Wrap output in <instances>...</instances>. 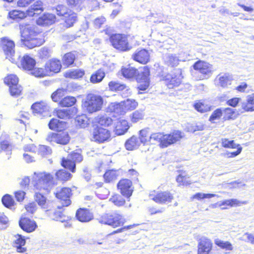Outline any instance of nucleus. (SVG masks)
I'll use <instances>...</instances> for the list:
<instances>
[{"mask_svg": "<svg viewBox=\"0 0 254 254\" xmlns=\"http://www.w3.org/2000/svg\"><path fill=\"white\" fill-rule=\"evenodd\" d=\"M183 137L181 131L174 130L170 133L155 132L150 134L147 128L139 131V138L144 145L158 143L161 148H166L180 141Z\"/></svg>", "mask_w": 254, "mask_h": 254, "instance_id": "obj_1", "label": "nucleus"}, {"mask_svg": "<svg viewBox=\"0 0 254 254\" xmlns=\"http://www.w3.org/2000/svg\"><path fill=\"white\" fill-rule=\"evenodd\" d=\"M113 123V119L107 115L100 114L95 117L91 123L93 128L91 132L93 140L99 143L109 140L111 131L108 127Z\"/></svg>", "mask_w": 254, "mask_h": 254, "instance_id": "obj_2", "label": "nucleus"}, {"mask_svg": "<svg viewBox=\"0 0 254 254\" xmlns=\"http://www.w3.org/2000/svg\"><path fill=\"white\" fill-rule=\"evenodd\" d=\"M20 30L21 42L29 49L40 46L45 42L44 33L34 26L26 24L21 26Z\"/></svg>", "mask_w": 254, "mask_h": 254, "instance_id": "obj_3", "label": "nucleus"}, {"mask_svg": "<svg viewBox=\"0 0 254 254\" xmlns=\"http://www.w3.org/2000/svg\"><path fill=\"white\" fill-rule=\"evenodd\" d=\"M103 106V97L93 93L87 94L81 104L82 109L88 114H93L102 111Z\"/></svg>", "mask_w": 254, "mask_h": 254, "instance_id": "obj_4", "label": "nucleus"}, {"mask_svg": "<svg viewBox=\"0 0 254 254\" xmlns=\"http://www.w3.org/2000/svg\"><path fill=\"white\" fill-rule=\"evenodd\" d=\"M111 46L119 52H127L132 49L127 35L123 33H113L109 35Z\"/></svg>", "mask_w": 254, "mask_h": 254, "instance_id": "obj_5", "label": "nucleus"}, {"mask_svg": "<svg viewBox=\"0 0 254 254\" xmlns=\"http://www.w3.org/2000/svg\"><path fill=\"white\" fill-rule=\"evenodd\" d=\"M57 14L61 17L63 27L69 28L73 26L78 20L76 13L63 5H58L56 7Z\"/></svg>", "mask_w": 254, "mask_h": 254, "instance_id": "obj_6", "label": "nucleus"}, {"mask_svg": "<svg viewBox=\"0 0 254 254\" xmlns=\"http://www.w3.org/2000/svg\"><path fill=\"white\" fill-rule=\"evenodd\" d=\"M237 116L236 111L230 107L218 108L214 110L209 117L208 121L212 124L222 120L223 122L233 120Z\"/></svg>", "mask_w": 254, "mask_h": 254, "instance_id": "obj_7", "label": "nucleus"}, {"mask_svg": "<svg viewBox=\"0 0 254 254\" xmlns=\"http://www.w3.org/2000/svg\"><path fill=\"white\" fill-rule=\"evenodd\" d=\"M96 219L101 224L108 225L114 228L122 226L125 222L123 216L117 212L103 214Z\"/></svg>", "mask_w": 254, "mask_h": 254, "instance_id": "obj_8", "label": "nucleus"}, {"mask_svg": "<svg viewBox=\"0 0 254 254\" xmlns=\"http://www.w3.org/2000/svg\"><path fill=\"white\" fill-rule=\"evenodd\" d=\"M34 181L33 184L34 187L40 190H44L49 191L53 185V177L49 173H34Z\"/></svg>", "mask_w": 254, "mask_h": 254, "instance_id": "obj_9", "label": "nucleus"}, {"mask_svg": "<svg viewBox=\"0 0 254 254\" xmlns=\"http://www.w3.org/2000/svg\"><path fill=\"white\" fill-rule=\"evenodd\" d=\"M140 68L142 70L140 74H139L135 79L137 83V89L139 91H144L147 90L150 86V69L147 65L141 67Z\"/></svg>", "mask_w": 254, "mask_h": 254, "instance_id": "obj_10", "label": "nucleus"}, {"mask_svg": "<svg viewBox=\"0 0 254 254\" xmlns=\"http://www.w3.org/2000/svg\"><path fill=\"white\" fill-rule=\"evenodd\" d=\"M183 76L179 71H174L162 76L161 80L164 81L168 89H174L180 85L182 81Z\"/></svg>", "mask_w": 254, "mask_h": 254, "instance_id": "obj_11", "label": "nucleus"}, {"mask_svg": "<svg viewBox=\"0 0 254 254\" xmlns=\"http://www.w3.org/2000/svg\"><path fill=\"white\" fill-rule=\"evenodd\" d=\"M192 67L194 70L201 74L202 77L201 79H208L213 72L212 65L203 60L197 61L193 64Z\"/></svg>", "mask_w": 254, "mask_h": 254, "instance_id": "obj_12", "label": "nucleus"}, {"mask_svg": "<svg viewBox=\"0 0 254 254\" xmlns=\"http://www.w3.org/2000/svg\"><path fill=\"white\" fill-rule=\"evenodd\" d=\"M15 43L7 37L0 38V47L7 58H12L15 54Z\"/></svg>", "mask_w": 254, "mask_h": 254, "instance_id": "obj_13", "label": "nucleus"}, {"mask_svg": "<svg viewBox=\"0 0 254 254\" xmlns=\"http://www.w3.org/2000/svg\"><path fill=\"white\" fill-rule=\"evenodd\" d=\"M221 146L224 148L237 149L236 151L227 153L228 157L230 158L237 156L242 151V147L240 144H237L234 140H230L228 138H222L221 139Z\"/></svg>", "mask_w": 254, "mask_h": 254, "instance_id": "obj_14", "label": "nucleus"}, {"mask_svg": "<svg viewBox=\"0 0 254 254\" xmlns=\"http://www.w3.org/2000/svg\"><path fill=\"white\" fill-rule=\"evenodd\" d=\"M131 59L140 64H146L150 61V54L146 49L139 48L131 55Z\"/></svg>", "mask_w": 254, "mask_h": 254, "instance_id": "obj_15", "label": "nucleus"}, {"mask_svg": "<svg viewBox=\"0 0 254 254\" xmlns=\"http://www.w3.org/2000/svg\"><path fill=\"white\" fill-rule=\"evenodd\" d=\"M57 198L61 200L63 206H68L71 204L70 199L72 195L71 190L69 188H62L57 190L55 192Z\"/></svg>", "mask_w": 254, "mask_h": 254, "instance_id": "obj_16", "label": "nucleus"}, {"mask_svg": "<svg viewBox=\"0 0 254 254\" xmlns=\"http://www.w3.org/2000/svg\"><path fill=\"white\" fill-rule=\"evenodd\" d=\"M118 189L121 193L125 197L128 198L132 195L133 191L132 182L128 179H122L117 185Z\"/></svg>", "mask_w": 254, "mask_h": 254, "instance_id": "obj_17", "label": "nucleus"}, {"mask_svg": "<svg viewBox=\"0 0 254 254\" xmlns=\"http://www.w3.org/2000/svg\"><path fill=\"white\" fill-rule=\"evenodd\" d=\"M45 65L50 76L59 73L62 68L61 61L57 58L49 60L45 63Z\"/></svg>", "mask_w": 254, "mask_h": 254, "instance_id": "obj_18", "label": "nucleus"}, {"mask_svg": "<svg viewBox=\"0 0 254 254\" xmlns=\"http://www.w3.org/2000/svg\"><path fill=\"white\" fill-rule=\"evenodd\" d=\"M149 197L156 202L161 204L171 202L174 198L173 194L169 191L161 192L156 195L150 194Z\"/></svg>", "mask_w": 254, "mask_h": 254, "instance_id": "obj_19", "label": "nucleus"}, {"mask_svg": "<svg viewBox=\"0 0 254 254\" xmlns=\"http://www.w3.org/2000/svg\"><path fill=\"white\" fill-rule=\"evenodd\" d=\"M120 72L124 78L130 80L135 79L139 74L138 69L131 66L130 64L122 66Z\"/></svg>", "mask_w": 254, "mask_h": 254, "instance_id": "obj_20", "label": "nucleus"}, {"mask_svg": "<svg viewBox=\"0 0 254 254\" xmlns=\"http://www.w3.org/2000/svg\"><path fill=\"white\" fill-rule=\"evenodd\" d=\"M34 198L36 202L45 211H52V203L47 200L46 197L41 193L36 192Z\"/></svg>", "mask_w": 254, "mask_h": 254, "instance_id": "obj_21", "label": "nucleus"}, {"mask_svg": "<svg viewBox=\"0 0 254 254\" xmlns=\"http://www.w3.org/2000/svg\"><path fill=\"white\" fill-rule=\"evenodd\" d=\"M212 247L211 241L205 237H202L198 243L197 254H209Z\"/></svg>", "mask_w": 254, "mask_h": 254, "instance_id": "obj_22", "label": "nucleus"}, {"mask_svg": "<svg viewBox=\"0 0 254 254\" xmlns=\"http://www.w3.org/2000/svg\"><path fill=\"white\" fill-rule=\"evenodd\" d=\"M32 3L27 9L28 17H37L44 11L43 2L40 0H38Z\"/></svg>", "mask_w": 254, "mask_h": 254, "instance_id": "obj_23", "label": "nucleus"}, {"mask_svg": "<svg viewBox=\"0 0 254 254\" xmlns=\"http://www.w3.org/2000/svg\"><path fill=\"white\" fill-rule=\"evenodd\" d=\"M19 224L23 230L28 233L34 231L37 227L35 221L26 217H21L19 220Z\"/></svg>", "mask_w": 254, "mask_h": 254, "instance_id": "obj_24", "label": "nucleus"}, {"mask_svg": "<svg viewBox=\"0 0 254 254\" xmlns=\"http://www.w3.org/2000/svg\"><path fill=\"white\" fill-rule=\"evenodd\" d=\"M20 64L23 69L31 71L35 66L36 62L34 59L29 55H24L20 59Z\"/></svg>", "mask_w": 254, "mask_h": 254, "instance_id": "obj_25", "label": "nucleus"}, {"mask_svg": "<svg viewBox=\"0 0 254 254\" xmlns=\"http://www.w3.org/2000/svg\"><path fill=\"white\" fill-rule=\"evenodd\" d=\"M109 108L110 112L113 114V116L114 117H118L124 116L126 113L122 102L111 103Z\"/></svg>", "mask_w": 254, "mask_h": 254, "instance_id": "obj_26", "label": "nucleus"}, {"mask_svg": "<svg viewBox=\"0 0 254 254\" xmlns=\"http://www.w3.org/2000/svg\"><path fill=\"white\" fill-rule=\"evenodd\" d=\"M76 217L80 222H87L93 219V215L88 209L79 208L76 211Z\"/></svg>", "mask_w": 254, "mask_h": 254, "instance_id": "obj_27", "label": "nucleus"}, {"mask_svg": "<svg viewBox=\"0 0 254 254\" xmlns=\"http://www.w3.org/2000/svg\"><path fill=\"white\" fill-rule=\"evenodd\" d=\"M77 58V56L74 52H69L65 53L62 57V64L66 67L73 66Z\"/></svg>", "mask_w": 254, "mask_h": 254, "instance_id": "obj_28", "label": "nucleus"}, {"mask_svg": "<svg viewBox=\"0 0 254 254\" xmlns=\"http://www.w3.org/2000/svg\"><path fill=\"white\" fill-rule=\"evenodd\" d=\"M219 85L223 88H228L233 80V76L229 73H220L217 75Z\"/></svg>", "mask_w": 254, "mask_h": 254, "instance_id": "obj_29", "label": "nucleus"}, {"mask_svg": "<svg viewBox=\"0 0 254 254\" xmlns=\"http://www.w3.org/2000/svg\"><path fill=\"white\" fill-rule=\"evenodd\" d=\"M56 17L54 14L44 13L37 19V23L41 25H50L55 22Z\"/></svg>", "mask_w": 254, "mask_h": 254, "instance_id": "obj_30", "label": "nucleus"}, {"mask_svg": "<svg viewBox=\"0 0 254 254\" xmlns=\"http://www.w3.org/2000/svg\"><path fill=\"white\" fill-rule=\"evenodd\" d=\"M85 74V71L83 69H74L69 70L64 73V77L65 78L78 79L81 78Z\"/></svg>", "mask_w": 254, "mask_h": 254, "instance_id": "obj_31", "label": "nucleus"}, {"mask_svg": "<svg viewBox=\"0 0 254 254\" xmlns=\"http://www.w3.org/2000/svg\"><path fill=\"white\" fill-rule=\"evenodd\" d=\"M129 127L127 121L126 120H120L115 127V132L117 135H122L127 131Z\"/></svg>", "mask_w": 254, "mask_h": 254, "instance_id": "obj_32", "label": "nucleus"}, {"mask_svg": "<svg viewBox=\"0 0 254 254\" xmlns=\"http://www.w3.org/2000/svg\"><path fill=\"white\" fill-rule=\"evenodd\" d=\"M193 107L196 111L200 113L210 112L212 110V106L202 100L197 101L194 103Z\"/></svg>", "mask_w": 254, "mask_h": 254, "instance_id": "obj_33", "label": "nucleus"}, {"mask_svg": "<svg viewBox=\"0 0 254 254\" xmlns=\"http://www.w3.org/2000/svg\"><path fill=\"white\" fill-rule=\"evenodd\" d=\"M241 108L244 112L254 111V93L248 96L246 102L241 104Z\"/></svg>", "mask_w": 254, "mask_h": 254, "instance_id": "obj_34", "label": "nucleus"}, {"mask_svg": "<svg viewBox=\"0 0 254 254\" xmlns=\"http://www.w3.org/2000/svg\"><path fill=\"white\" fill-rule=\"evenodd\" d=\"M65 123L64 122L53 118L50 121L48 126L51 130L61 132L65 128Z\"/></svg>", "mask_w": 254, "mask_h": 254, "instance_id": "obj_35", "label": "nucleus"}, {"mask_svg": "<svg viewBox=\"0 0 254 254\" xmlns=\"http://www.w3.org/2000/svg\"><path fill=\"white\" fill-rule=\"evenodd\" d=\"M15 238L13 245L16 251L18 253H25L26 251V248L23 247L26 243L25 239L21 235H17Z\"/></svg>", "mask_w": 254, "mask_h": 254, "instance_id": "obj_36", "label": "nucleus"}, {"mask_svg": "<svg viewBox=\"0 0 254 254\" xmlns=\"http://www.w3.org/2000/svg\"><path fill=\"white\" fill-rule=\"evenodd\" d=\"M30 74L37 78H43L50 76L45 64L42 67L34 66Z\"/></svg>", "mask_w": 254, "mask_h": 254, "instance_id": "obj_37", "label": "nucleus"}, {"mask_svg": "<svg viewBox=\"0 0 254 254\" xmlns=\"http://www.w3.org/2000/svg\"><path fill=\"white\" fill-rule=\"evenodd\" d=\"M8 16L10 19L18 21L28 16V14L27 10L25 11L18 10H12L8 12Z\"/></svg>", "mask_w": 254, "mask_h": 254, "instance_id": "obj_38", "label": "nucleus"}, {"mask_svg": "<svg viewBox=\"0 0 254 254\" xmlns=\"http://www.w3.org/2000/svg\"><path fill=\"white\" fill-rule=\"evenodd\" d=\"M67 89L64 88L57 89L51 95L52 101L56 103H60V101L64 98V95L67 93Z\"/></svg>", "mask_w": 254, "mask_h": 254, "instance_id": "obj_39", "label": "nucleus"}, {"mask_svg": "<svg viewBox=\"0 0 254 254\" xmlns=\"http://www.w3.org/2000/svg\"><path fill=\"white\" fill-rule=\"evenodd\" d=\"M108 87L110 91L112 92H119L123 90H127L126 84L120 83L117 81H111L108 83Z\"/></svg>", "mask_w": 254, "mask_h": 254, "instance_id": "obj_40", "label": "nucleus"}, {"mask_svg": "<svg viewBox=\"0 0 254 254\" xmlns=\"http://www.w3.org/2000/svg\"><path fill=\"white\" fill-rule=\"evenodd\" d=\"M31 109L34 114H42L47 110L46 104L43 102H38L33 104Z\"/></svg>", "mask_w": 254, "mask_h": 254, "instance_id": "obj_41", "label": "nucleus"}, {"mask_svg": "<svg viewBox=\"0 0 254 254\" xmlns=\"http://www.w3.org/2000/svg\"><path fill=\"white\" fill-rule=\"evenodd\" d=\"M105 76V73L104 70L101 69H98L90 77V82L93 84L99 83L102 81Z\"/></svg>", "mask_w": 254, "mask_h": 254, "instance_id": "obj_42", "label": "nucleus"}, {"mask_svg": "<svg viewBox=\"0 0 254 254\" xmlns=\"http://www.w3.org/2000/svg\"><path fill=\"white\" fill-rule=\"evenodd\" d=\"M89 119L84 114L78 115L75 119V124L78 128H85L89 125Z\"/></svg>", "mask_w": 254, "mask_h": 254, "instance_id": "obj_43", "label": "nucleus"}, {"mask_svg": "<svg viewBox=\"0 0 254 254\" xmlns=\"http://www.w3.org/2000/svg\"><path fill=\"white\" fill-rule=\"evenodd\" d=\"M76 102V99L73 96H67L64 97L58 103L61 107H70L73 106Z\"/></svg>", "mask_w": 254, "mask_h": 254, "instance_id": "obj_44", "label": "nucleus"}, {"mask_svg": "<svg viewBox=\"0 0 254 254\" xmlns=\"http://www.w3.org/2000/svg\"><path fill=\"white\" fill-rule=\"evenodd\" d=\"M70 109H56L54 111L55 115L61 119H69L72 118Z\"/></svg>", "mask_w": 254, "mask_h": 254, "instance_id": "obj_45", "label": "nucleus"}, {"mask_svg": "<svg viewBox=\"0 0 254 254\" xmlns=\"http://www.w3.org/2000/svg\"><path fill=\"white\" fill-rule=\"evenodd\" d=\"M8 90L10 95L14 98L21 96L23 90L22 86L19 84L9 87Z\"/></svg>", "mask_w": 254, "mask_h": 254, "instance_id": "obj_46", "label": "nucleus"}, {"mask_svg": "<svg viewBox=\"0 0 254 254\" xmlns=\"http://www.w3.org/2000/svg\"><path fill=\"white\" fill-rule=\"evenodd\" d=\"M4 83L9 87L19 84V78L16 74H8L3 79Z\"/></svg>", "mask_w": 254, "mask_h": 254, "instance_id": "obj_47", "label": "nucleus"}, {"mask_svg": "<svg viewBox=\"0 0 254 254\" xmlns=\"http://www.w3.org/2000/svg\"><path fill=\"white\" fill-rule=\"evenodd\" d=\"M126 113L129 111H132L138 106L137 102L134 99H127L122 101Z\"/></svg>", "mask_w": 254, "mask_h": 254, "instance_id": "obj_48", "label": "nucleus"}, {"mask_svg": "<svg viewBox=\"0 0 254 254\" xmlns=\"http://www.w3.org/2000/svg\"><path fill=\"white\" fill-rule=\"evenodd\" d=\"M139 145V142L136 137L132 136L129 138L125 143L127 149L132 150L137 148Z\"/></svg>", "mask_w": 254, "mask_h": 254, "instance_id": "obj_49", "label": "nucleus"}, {"mask_svg": "<svg viewBox=\"0 0 254 254\" xmlns=\"http://www.w3.org/2000/svg\"><path fill=\"white\" fill-rule=\"evenodd\" d=\"M57 143L63 145L67 144L70 140V136L67 132H61L57 133Z\"/></svg>", "mask_w": 254, "mask_h": 254, "instance_id": "obj_50", "label": "nucleus"}, {"mask_svg": "<svg viewBox=\"0 0 254 254\" xmlns=\"http://www.w3.org/2000/svg\"><path fill=\"white\" fill-rule=\"evenodd\" d=\"M25 153L23 154V157L25 158L27 157L32 158V154L37 153L38 148L34 144H29L24 147Z\"/></svg>", "mask_w": 254, "mask_h": 254, "instance_id": "obj_51", "label": "nucleus"}, {"mask_svg": "<svg viewBox=\"0 0 254 254\" xmlns=\"http://www.w3.org/2000/svg\"><path fill=\"white\" fill-rule=\"evenodd\" d=\"M52 151L51 148L47 146L40 145L37 150V154L42 157H45L51 154Z\"/></svg>", "mask_w": 254, "mask_h": 254, "instance_id": "obj_52", "label": "nucleus"}, {"mask_svg": "<svg viewBox=\"0 0 254 254\" xmlns=\"http://www.w3.org/2000/svg\"><path fill=\"white\" fill-rule=\"evenodd\" d=\"M144 113L142 110H136L130 116V121L132 123H136L144 118Z\"/></svg>", "mask_w": 254, "mask_h": 254, "instance_id": "obj_53", "label": "nucleus"}, {"mask_svg": "<svg viewBox=\"0 0 254 254\" xmlns=\"http://www.w3.org/2000/svg\"><path fill=\"white\" fill-rule=\"evenodd\" d=\"M66 1L67 5L71 8L77 11H80L82 9V0H66Z\"/></svg>", "mask_w": 254, "mask_h": 254, "instance_id": "obj_54", "label": "nucleus"}, {"mask_svg": "<svg viewBox=\"0 0 254 254\" xmlns=\"http://www.w3.org/2000/svg\"><path fill=\"white\" fill-rule=\"evenodd\" d=\"M56 176L58 179L64 181H67L71 177V174L67 172L64 170H60L58 171L56 173Z\"/></svg>", "mask_w": 254, "mask_h": 254, "instance_id": "obj_55", "label": "nucleus"}, {"mask_svg": "<svg viewBox=\"0 0 254 254\" xmlns=\"http://www.w3.org/2000/svg\"><path fill=\"white\" fill-rule=\"evenodd\" d=\"M61 165L65 168L68 169L72 172L75 170V162L73 160H62Z\"/></svg>", "mask_w": 254, "mask_h": 254, "instance_id": "obj_56", "label": "nucleus"}, {"mask_svg": "<svg viewBox=\"0 0 254 254\" xmlns=\"http://www.w3.org/2000/svg\"><path fill=\"white\" fill-rule=\"evenodd\" d=\"M215 243L218 247L222 249H225L226 251L233 250V246L232 244L228 241H223L220 240H217L215 241Z\"/></svg>", "mask_w": 254, "mask_h": 254, "instance_id": "obj_57", "label": "nucleus"}, {"mask_svg": "<svg viewBox=\"0 0 254 254\" xmlns=\"http://www.w3.org/2000/svg\"><path fill=\"white\" fill-rule=\"evenodd\" d=\"M110 201L115 205L121 206L125 203V200L119 194H115L110 199Z\"/></svg>", "mask_w": 254, "mask_h": 254, "instance_id": "obj_58", "label": "nucleus"}, {"mask_svg": "<svg viewBox=\"0 0 254 254\" xmlns=\"http://www.w3.org/2000/svg\"><path fill=\"white\" fill-rule=\"evenodd\" d=\"M115 171L113 170H108L104 174V178L105 182L110 183L116 179Z\"/></svg>", "mask_w": 254, "mask_h": 254, "instance_id": "obj_59", "label": "nucleus"}, {"mask_svg": "<svg viewBox=\"0 0 254 254\" xmlns=\"http://www.w3.org/2000/svg\"><path fill=\"white\" fill-rule=\"evenodd\" d=\"M38 56L41 60L47 59L51 57L50 50L46 47H43L39 51Z\"/></svg>", "mask_w": 254, "mask_h": 254, "instance_id": "obj_60", "label": "nucleus"}, {"mask_svg": "<svg viewBox=\"0 0 254 254\" xmlns=\"http://www.w3.org/2000/svg\"><path fill=\"white\" fill-rule=\"evenodd\" d=\"M189 177L187 176L185 172H182L178 175L176 178L177 182L180 184V185H185L188 184H190L187 180Z\"/></svg>", "mask_w": 254, "mask_h": 254, "instance_id": "obj_61", "label": "nucleus"}, {"mask_svg": "<svg viewBox=\"0 0 254 254\" xmlns=\"http://www.w3.org/2000/svg\"><path fill=\"white\" fill-rule=\"evenodd\" d=\"M52 211H49V216L53 219V220H56V221H60L61 222H63L64 220V219H63V214L62 212H61L59 211H54L51 212Z\"/></svg>", "mask_w": 254, "mask_h": 254, "instance_id": "obj_62", "label": "nucleus"}, {"mask_svg": "<svg viewBox=\"0 0 254 254\" xmlns=\"http://www.w3.org/2000/svg\"><path fill=\"white\" fill-rule=\"evenodd\" d=\"M217 196L215 194L212 193H203L201 192H198L194 194L192 196V198L196 199L197 200L202 199L203 198H210L213 197Z\"/></svg>", "mask_w": 254, "mask_h": 254, "instance_id": "obj_63", "label": "nucleus"}, {"mask_svg": "<svg viewBox=\"0 0 254 254\" xmlns=\"http://www.w3.org/2000/svg\"><path fill=\"white\" fill-rule=\"evenodd\" d=\"M2 202L3 204L6 207H9L14 204V200L10 195L6 194L2 198Z\"/></svg>", "mask_w": 254, "mask_h": 254, "instance_id": "obj_64", "label": "nucleus"}]
</instances>
